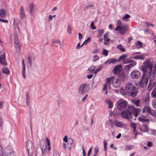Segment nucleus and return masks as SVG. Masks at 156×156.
I'll return each instance as SVG.
<instances>
[{
	"mask_svg": "<svg viewBox=\"0 0 156 156\" xmlns=\"http://www.w3.org/2000/svg\"><path fill=\"white\" fill-rule=\"evenodd\" d=\"M144 65L141 67V70L143 74L141 77V80L139 83V86L143 87H146L148 84L149 79L150 80L154 78L156 71V66L154 65V67L155 71L152 70L153 62L147 59L144 62Z\"/></svg>",
	"mask_w": 156,
	"mask_h": 156,
	"instance_id": "f257e3e1",
	"label": "nucleus"
},
{
	"mask_svg": "<svg viewBox=\"0 0 156 156\" xmlns=\"http://www.w3.org/2000/svg\"><path fill=\"white\" fill-rule=\"evenodd\" d=\"M141 110L139 108H136L132 106H129L121 112L122 118L127 119L130 121L135 120Z\"/></svg>",
	"mask_w": 156,
	"mask_h": 156,
	"instance_id": "f03ea898",
	"label": "nucleus"
},
{
	"mask_svg": "<svg viewBox=\"0 0 156 156\" xmlns=\"http://www.w3.org/2000/svg\"><path fill=\"white\" fill-rule=\"evenodd\" d=\"M125 88V90H123L121 91V92L123 93V95L127 94L133 98L137 96L138 91L132 83L130 82L127 83L126 84Z\"/></svg>",
	"mask_w": 156,
	"mask_h": 156,
	"instance_id": "7ed1b4c3",
	"label": "nucleus"
},
{
	"mask_svg": "<svg viewBox=\"0 0 156 156\" xmlns=\"http://www.w3.org/2000/svg\"><path fill=\"white\" fill-rule=\"evenodd\" d=\"M90 85L87 84L83 83L80 86L78 93L80 94H83L88 92L90 90Z\"/></svg>",
	"mask_w": 156,
	"mask_h": 156,
	"instance_id": "20e7f679",
	"label": "nucleus"
},
{
	"mask_svg": "<svg viewBox=\"0 0 156 156\" xmlns=\"http://www.w3.org/2000/svg\"><path fill=\"white\" fill-rule=\"evenodd\" d=\"M115 30L119 32L121 35H124L127 33L128 31V27L127 25H118L115 28Z\"/></svg>",
	"mask_w": 156,
	"mask_h": 156,
	"instance_id": "39448f33",
	"label": "nucleus"
},
{
	"mask_svg": "<svg viewBox=\"0 0 156 156\" xmlns=\"http://www.w3.org/2000/svg\"><path fill=\"white\" fill-rule=\"evenodd\" d=\"M117 108L119 110H122L127 106V102L123 99H120L117 102Z\"/></svg>",
	"mask_w": 156,
	"mask_h": 156,
	"instance_id": "423d86ee",
	"label": "nucleus"
},
{
	"mask_svg": "<svg viewBox=\"0 0 156 156\" xmlns=\"http://www.w3.org/2000/svg\"><path fill=\"white\" fill-rule=\"evenodd\" d=\"M109 82H112L113 86L115 87H119L120 85V81L119 79L113 77L108 78V84Z\"/></svg>",
	"mask_w": 156,
	"mask_h": 156,
	"instance_id": "0eeeda50",
	"label": "nucleus"
},
{
	"mask_svg": "<svg viewBox=\"0 0 156 156\" xmlns=\"http://www.w3.org/2000/svg\"><path fill=\"white\" fill-rule=\"evenodd\" d=\"M151 111V109L150 107L147 105L145 106L142 109V116L144 118L147 117Z\"/></svg>",
	"mask_w": 156,
	"mask_h": 156,
	"instance_id": "6e6552de",
	"label": "nucleus"
},
{
	"mask_svg": "<svg viewBox=\"0 0 156 156\" xmlns=\"http://www.w3.org/2000/svg\"><path fill=\"white\" fill-rule=\"evenodd\" d=\"M141 75L140 72L137 70L133 71L130 74V77L133 79H137L139 78Z\"/></svg>",
	"mask_w": 156,
	"mask_h": 156,
	"instance_id": "1a4fd4ad",
	"label": "nucleus"
},
{
	"mask_svg": "<svg viewBox=\"0 0 156 156\" xmlns=\"http://www.w3.org/2000/svg\"><path fill=\"white\" fill-rule=\"evenodd\" d=\"M14 39L15 47L16 49H18L19 52H20L21 50V48L22 47V45L20 43L17 37L16 36H14Z\"/></svg>",
	"mask_w": 156,
	"mask_h": 156,
	"instance_id": "9d476101",
	"label": "nucleus"
},
{
	"mask_svg": "<svg viewBox=\"0 0 156 156\" xmlns=\"http://www.w3.org/2000/svg\"><path fill=\"white\" fill-rule=\"evenodd\" d=\"M136 65V61L132 60L131 61L129 64L125 65L124 67V69L125 70H128L131 68L135 66Z\"/></svg>",
	"mask_w": 156,
	"mask_h": 156,
	"instance_id": "9b49d317",
	"label": "nucleus"
},
{
	"mask_svg": "<svg viewBox=\"0 0 156 156\" xmlns=\"http://www.w3.org/2000/svg\"><path fill=\"white\" fill-rule=\"evenodd\" d=\"M149 94L146 93L143 97V103L145 105H148L149 103Z\"/></svg>",
	"mask_w": 156,
	"mask_h": 156,
	"instance_id": "f8f14e48",
	"label": "nucleus"
},
{
	"mask_svg": "<svg viewBox=\"0 0 156 156\" xmlns=\"http://www.w3.org/2000/svg\"><path fill=\"white\" fill-rule=\"evenodd\" d=\"M15 152L13 151L12 148H7L5 151V156H11L14 154Z\"/></svg>",
	"mask_w": 156,
	"mask_h": 156,
	"instance_id": "ddd939ff",
	"label": "nucleus"
},
{
	"mask_svg": "<svg viewBox=\"0 0 156 156\" xmlns=\"http://www.w3.org/2000/svg\"><path fill=\"white\" fill-rule=\"evenodd\" d=\"M0 63L2 65H6V62L5 59V54H2L0 56Z\"/></svg>",
	"mask_w": 156,
	"mask_h": 156,
	"instance_id": "4468645a",
	"label": "nucleus"
},
{
	"mask_svg": "<svg viewBox=\"0 0 156 156\" xmlns=\"http://www.w3.org/2000/svg\"><path fill=\"white\" fill-rule=\"evenodd\" d=\"M122 67V65H116L113 70V73L115 74H117L119 73L121 71V69Z\"/></svg>",
	"mask_w": 156,
	"mask_h": 156,
	"instance_id": "2eb2a0df",
	"label": "nucleus"
},
{
	"mask_svg": "<svg viewBox=\"0 0 156 156\" xmlns=\"http://www.w3.org/2000/svg\"><path fill=\"white\" fill-rule=\"evenodd\" d=\"M140 129L142 132H147L148 131V127L146 124H143L140 127Z\"/></svg>",
	"mask_w": 156,
	"mask_h": 156,
	"instance_id": "dca6fc26",
	"label": "nucleus"
},
{
	"mask_svg": "<svg viewBox=\"0 0 156 156\" xmlns=\"http://www.w3.org/2000/svg\"><path fill=\"white\" fill-rule=\"evenodd\" d=\"M29 6L30 14L31 15H33L34 13L35 5L34 3H30Z\"/></svg>",
	"mask_w": 156,
	"mask_h": 156,
	"instance_id": "f3484780",
	"label": "nucleus"
},
{
	"mask_svg": "<svg viewBox=\"0 0 156 156\" xmlns=\"http://www.w3.org/2000/svg\"><path fill=\"white\" fill-rule=\"evenodd\" d=\"M27 147L28 152L30 150H32L34 148L33 143L30 140L27 141Z\"/></svg>",
	"mask_w": 156,
	"mask_h": 156,
	"instance_id": "a211bd4d",
	"label": "nucleus"
},
{
	"mask_svg": "<svg viewBox=\"0 0 156 156\" xmlns=\"http://www.w3.org/2000/svg\"><path fill=\"white\" fill-rule=\"evenodd\" d=\"M14 27V30H15L16 33H19V28L18 25V22L17 20L14 19L13 22Z\"/></svg>",
	"mask_w": 156,
	"mask_h": 156,
	"instance_id": "6ab92c4d",
	"label": "nucleus"
},
{
	"mask_svg": "<svg viewBox=\"0 0 156 156\" xmlns=\"http://www.w3.org/2000/svg\"><path fill=\"white\" fill-rule=\"evenodd\" d=\"M20 19L23 20L26 17L24 9L23 6H21L20 9Z\"/></svg>",
	"mask_w": 156,
	"mask_h": 156,
	"instance_id": "aec40b11",
	"label": "nucleus"
},
{
	"mask_svg": "<svg viewBox=\"0 0 156 156\" xmlns=\"http://www.w3.org/2000/svg\"><path fill=\"white\" fill-rule=\"evenodd\" d=\"M105 81V83L103 85L102 90L105 91V94L106 95L107 93V78L106 79Z\"/></svg>",
	"mask_w": 156,
	"mask_h": 156,
	"instance_id": "412c9836",
	"label": "nucleus"
},
{
	"mask_svg": "<svg viewBox=\"0 0 156 156\" xmlns=\"http://www.w3.org/2000/svg\"><path fill=\"white\" fill-rule=\"evenodd\" d=\"M67 144L68 146H68V149L69 150H70L73 144V140L72 138H69Z\"/></svg>",
	"mask_w": 156,
	"mask_h": 156,
	"instance_id": "4be33fe9",
	"label": "nucleus"
},
{
	"mask_svg": "<svg viewBox=\"0 0 156 156\" xmlns=\"http://www.w3.org/2000/svg\"><path fill=\"white\" fill-rule=\"evenodd\" d=\"M130 58H133L135 59H141V60H144L145 58L144 56H141L140 55H137L135 56H132Z\"/></svg>",
	"mask_w": 156,
	"mask_h": 156,
	"instance_id": "5701e85b",
	"label": "nucleus"
},
{
	"mask_svg": "<svg viewBox=\"0 0 156 156\" xmlns=\"http://www.w3.org/2000/svg\"><path fill=\"white\" fill-rule=\"evenodd\" d=\"M6 16V11L4 9H2L0 11V16L2 18H4Z\"/></svg>",
	"mask_w": 156,
	"mask_h": 156,
	"instance_id": "b1692460",
	"label": "nucleus"
},
{
	"mask_svg": "<svg viewBox=\"0 0 156 156\" xmlns=\"http://www.w3.org/2000/svg\"><path fill=\"white\" fill-rule=\"evenodd\" d=\"M136 47V48H140L142 46V43L139 41H137L135 43Z\"/></svg>",
	"mask_w": 156,
	"mask_h": 156,
	"instance_id": "393cba45",
	"label": "nucleus"
},
{
	"mask_svg": "<svg viewBox=\"0 0 156 156\" xmlns=\"http://www.w3.org/2000/svg\"><path fill=\"white\" fill-rule=\"evenodd\" d=\"M114 123L116 126L118 127H121L123 125V123L122 122L116 121H115Z\"/></svg>",
	"mask_w": 156,
	"mask_h": 156,
	"instance_id": "a878e982",
	"label": "nucleus"
},
{
	"mask_svg": "<svg viewBox=\"0 0 156 156\" xmlns=\"http://www.w3.org/2000/svg\"><path fill=\"white\" fill-rule=\"evenodd\" d=\"M118 61L117 59L115 58H111L108 59V63H114Z\"/></svg>",
	"mask_w": 156,
	"mask_h": 156,
	"instance_id": "bb28decb",
	"label": "nucleus"
},
{
	"mask_svg": "<svg viewBox=\"0 0 156 156\" xmlns=\"http://www.w3.org/2000/svg\"><path fill=\"white\" fill-rule=\"evenodd\" d=\"M152 97L156 98V87L154 88L151 92Z\"/></svg>",
	"mask_w": 156,
	"mask_h": 156,
	"instance_id": "cd10ccee",
	"label": "nucleus"
},
{
	"mask_svg": "<svg viewBox=\"0 0 156 156\" xmlns=\"http://www.w3.org/2000/svg\"><path fill=\"white\" fill-rule=\"evenodd\" d=\"M140 100L139 99H137L136 100H133L132 101V103L133 104L136 106L139 107L140 106Z\"/></svg>",
	"mask_w": 156,
	"mask_h": 156,
	"instance_id": "c85d7f7f",
	"label": "nucleus"
},
{
	"mask_svg": "<svg viewBox=\"0 0 156 156\" xmlns=\"http://www.w3.org/2000/svg\"><path fill=\"white\" fill-rule=\"evenodd\" d=\"M2 71L3 73L9 75L10 73V72L7 68L4 67L2 69Z\"/></svg>",
	"mask_w": 156,
	"mask_h": 156,
	"instance_id": "c756f323",
	"label": "nucleus"
},
{
	"mask_svg": "<svg viewBox=\"0 0 156 156\" xmlns=\"http://www.w3.org/2000/svg\"><path fill=\"white\" fill-rule=\"evenodd\" d=\"M116 48L120 51L122 52H125L126 51L125 49L123 48L122 45L121 44H118Z\"/></svg>",
	"mask_w": 156,
	"mask_h": 156,
	"instance_id": "7c9ffc66",
	"label": "nucleus"
},
{
	"mask_svg": "<svg viewBox=\"0 0 156 156\" xmlns=\"http://www.w3.org/2000/svg\"><path fill=\"white\" fill-rule=\"evenodd\" d=\"M98 32V37H100L104 33V31L102 30H97Z\"/></svg>",
	"mask_w": 156,
	"mask_h": 156,
	"instance_id": "2f4dec72",
	"label": "nucleus"
},
{
	"mask_svg": "<svg viewBox=\"0 0 156 156\" xmlns=\"http://www.w3.org/2000/svg\"><path fill=\"white\" fill-rule=\"evenodd\" d=\"M144 118L143 117L142 118L141 117H139L138 118V120L142 122H145L146 123H147L149 122V120L147 119H144Z\"/></svg>",
	"mask_w": 156,
	"mask_h": 156,
	"instance_id": "473e14b6",
	"label": "nucleus"
},
{
	"mask_svg": "<svg viewBox=\"0 0 156 156\" xmlns=\"http://www.w3.org/2000/svg\"><path fill=\"white\" fill-rule=\"evenodd\" d=\"M119 78L122 81H124L125 80V76L124 73H121L119 75Z\"/></svg>",
	"mask_w": 156,
	"mask_h": 156,
	"instance_id": "72a5a7b5",
	"label": "nucleus"
},
{
	"mask_svg": "<svg viewBox=\"0 0 156 156\" xmlns=\"http://www.w3.org/2000/svg\"><path fill=\"white\" fill-rule=\"evenodd\" d=\"M132 60H133L129 59L127 58H125L122 61V63L123 64H126L130 63L131 61Z\"/></svg>",
	"mask_w": 156,
	"mask_h": 156,
	"instance_id": "f704fd0d",
	"label": "nucleus"
},
{
	"mask_svg": "<svg viewBox=\"0 0 156 156\" xmlns=\"http://www.w3.org/2000/svg\"><path fill=\"white\" fill-rule=\"evenodd\" d=\"M22 74L23 77V78L25 79V71H26V66L25 65L22 66Z\"/></svg>",
	"mask_w": 156,
	"mask_h": 156,
	"instance_id": "c9c22d12",
	"label": "nucleus"
},
{
	"mask_svg": "<svg viewBox=\"0 0 156 156\" xmlns=\"http://www.w3.org/2000/svg\"><path fill=\"white\" fill-rule=\"evenodd\" d=\"M127 55L126 54L121 55L119 58L118 61H120L121 60L123 61V59H125V58L127 57Z\"/></svg>",
	"mask_w": 156,
	"mask_h": 156,
	"instance_id": "e433bc0d",
	"label": "nucleus"
},
{
	"mask_svg": "<svg viewBox=\"0 0 156 156\" xmlns=\"http://www.w3.org/2000/svg\"><path fill=\"white\" fill-rule=\"evenodd\" d=\"M127 55L126 54L121 55L119 58L118 61H120L121 60L123 61V59H125V58L127 57Z\"/></svg>",
	"mask_w": 156,
	"mask_h": 156,
	"instance_id": "4c0bfd02",
	"label": "nucleus"
},
{
	"mask_svg": "<svg viewBox=\"0 0 156 156\" xmlns=\"http://www.w3.org/2000/svg\"><path fill=\"white\" fill-rule=\"evenodd\" d=\"M41 149L42 150V152L43 153V154L44 155L46 154L47 153V146L46 145H45L44 146V147L43 149V147H41Z\"/></svg>",
	"mask_w": 156,
	"mask_h": 156,
	"instance_id": "58836bf2",
	"label": "nucleus"
},
{
	"mask_svg": "<svg viewBox=\"0 0 156 156\" xmlns=\"http://www.w3.org/2000/svg\"><path fill=\"white\" fill-rule=\"evenodd\" d=\"M130 15L128 14H126L122 18L123 20L124 21H127V19L129 18Z\"/></svg>",
	"mask_w": 156,
	"mask_h": 156,
	"instance_id": "ea45409f",
	"label": "nucleus"
},
{
	"mask_svg": "<svg viewBox=\"0 0 156 156\" xmlns=\"http://www.w3.org/2000/svg\"><path fill=\"white\" fill-rule=\"evenodd\" d=\"M104 44L106 45L107 44V33H105L104 35Z\"/></svg>",
	"mask_w": 156,
	"mask_h": 156,
	"instance_id": "a19ab883",
	"label": "nucleus"
},
{
	"mask_svg": "<svg viewBox=\"0 0 156 156\" xmlns=\"http://www.w3.org/2000/svg\"><path fill=\"white\" fill-rule=\"evenodd\" d=\"M67 32L69 34L71 35L72 34V29L70 26L69 24H68L67 29Z\"/></svg>",
	"mask_w": 156,
	"mask_h": 156,
	"instance_id": "79ce46f5",
	"label": "nucleus"
},
{
	"mask_svg": "<svg viewBox=\"0 0 156 156\" xmlns=\"http://www.w3.org/2000/svg\"><path fill=\"white\" fill-rule=\"evenodd\" d=\"M108 108H112L113 106V103L111 101L108 100Z\"/></svg>",
	"mask_w": 156,
	"mask_h": 156,
	"instance_id": "37998d69",
	"label": "nucleus"
},
{
	"mask_svg": "<svg viewBox=\"0 0 156 156\" xmlns=\"http://www.w3.org/2000/svg\"><path fill=\"white\" fill-rule=\"evenodd\" d=\"M45 139H46V140L47 142L48 145V150L49 151H50L51 150V148L50 147V140H49V139L48 137H46Z\"/></svg>",
	"mask_w": 156,
	"mask_h": 156,
	"instance_id": "c03bdc74",
	"label": "nucleus"
},
{
	"mask_svg": "<svg viewBox=\"0 0 156 156\" xmlns=\"http://www.w3.org/2000/svg\"><path fill=\"white\" fill-rule=\"evenodd\" d=\"M151 104L153 107L154 108H156V99L152 101Z\"/></svg>",
	"mask_w": 156,
	"mask_h": 156,
	"instance_id": "a18cd8bd",
	"label": "nucleus"
},
{
	"mask_svg": "<svg viewBox=\"0 0 156 156\" xmlns=\"http://www.w3.org/2000/svg\"><path fill=\"white\" fill-rule=\"evenodd\" d=\"M131 127L133 129V131L135 132L136 130V125L135 123H132L131 124Z\"/></svg>",
	"mask_w": 156,
	"mask_h": 156,
	"instance_id": "49530a36",
	"label": "nucleus"
},
{
	"mask_svg": "<svg viewBox=\"0 0 156 156\" xmlns=\"http://www.w3.org/2000/svg\"><path fill=\"white\" fill-rule=\"evenodd\" d=\"M99 150V148L97 147H95L94 149V155H96L97 154Z\"/></svg>",
	"mask_w": 156,
	"mask_h": 156,
	"instance_id": "de8ad7c7",
	"label": "nucleus"
},
{
	"mask_svg": "<svg viewBox=\"0 0 156 156\" xmlns=\"http://www.w3.org/2000/svg\"><path fill=\"white\" fill-rule=\"evenodd\" d=\"M150 115H151L152 116L154 117H156V110L154 111H151V112H150Z\"/></svg>",
	"mask_w": 156,
	"mask_h": 156,
	"instance_id": "09e8293b",
	"label": "nucleus"
},
{
	"mask_svg": "<svg viewBox=\"0 0 156 156\" xmlns=\"http://www.w3.org/2000/svg\"><path fill=\"white\" fill-rule=\"evenodd\" d=\"M94 59L93 60V62H95L99 59V56L97 55H94Z\"/></svg>",
	"mask_w": 156,
	"mask_h": 156,
	"instance_id": "8fccbe9b",
	"label": "nucleus"
},
{
	"mask_svg": "<svg viewBox=\"0 0 156 156\" xmlns=\"http://www.w3.org/2000/svg\"><path fill=\"white\" fill-rule=\"evenodd\" d=\"M104 150L106 151H107V143L105 140L104 141Z\"/></svg>",
	"mask_w": 156,
	"mask_h": 156,
	"instance_id": "3c124183",
	"label": "nucleus"
},
{
	"mask_svg": "<svg viewBox=\"0 0 156 156\" xmlns=\"http://www.w3.org/2000/svg\"><path fill=\"white\" fill-rule=\"evenodd\" d=\"M90 27L93 30H94L96 29V27L94 26V23L93 22L91 23Z\"/></svg>",
	"mask_w": 156,
	"mask_h": 156,
	"instance_id": "603ef678",
	"label": "nucleus"
},
{
	"mask_svg": "<svg viewBox=\"0 0 156 156\" xmlns=\"http://www.w3.org/2000/svg\"><path fill=\"white\" fill-rule=\"evenodd\" d=\"M91 41V38L89 37L87 39H86L85 40L84 42H83V43H85L86 44H87L90 41Z\"/></svg>",
	"mask_w": 156,
	"mask_h": 156,
	"instance_id": "864d4df0",
	"label": "nucleus"
},
{
	"mask_svg": "<svg viewBox=\"0 0 156 156\" xmlns=\"http://www.w3.org/2000/svg\"><path fill=\"white\" fill-rule=\"evenodd\" d=\"M153 144L152 142L148 141L147 146L148 147H151L152 146Z\"/></svg>",
	"mask_w": 156,
	"mask_h": 156,
	"instance_id": "5fc2aeb1",
	"label": "nucleus"
},
{
	"mask_svg": "<svg viewBox=\"0 0 156 156\" xmlns=\"http://www.w3.org/2000/svg\"><path fill=\"white\" fill-rule=\"evenodd\" d=\"M95 68V66H92L90 67L88 69V70L90 72H92L94 70Z\"/></svg>",
	"mask_w": 156,
	"mask_h": 156,
	"instance_id": "6e6d98bb",
	"label": "nucleus"
},
{
	"mask_svg": "<svg viewBox=\"0 0 156 156\" xmlns=\"http://www.w3.org/2000/svg\"><path fill=\"white\" fill-rule=\"evenodd\" d=\"M27 60L28 63L30 64V66H31L32 65V61L30 57L27 58Z\"/></svg>",
	"mask_w": 156,
	"mask_h": 156,
	"instance_id": "4d7b16f0",
	"label": "nucleus"
},
{
	"mask_svg": "<svg viewBox=\"0 0 156 156\" xmlns=\"http://www.w3.org/2000/svg\"><path fill=\"white\" fill-rule=\"evenodd\" d=\"M151 134L156 136V130L154 129H151Z\"/></svg>",
	"mask_w": 156,
	"mask_h": 156,
	"instance_id": "13d9d810",
	"label": "nucleus"
},
{
	"mask_svg": "<svg viewBox=\"0 0 156 156\" xmlns=\"http://www.w3.org/2000/svg\"><path fill=\"white\" fill-rule=\"evenodd\" d=\"M103 54L106 56L107 55V50L104 49H103Z\"/></svg>",
	"mask_w": 156,
	"mask_h": 156,
	"instance_id": "bf43d9fd",
	"label": "nucleus"
},
{
	"mask_svg": "<svg viewBox=\"0 0 156 156\" xmlns=\"http://www.w3.org/2000/svg\"><path fill=\"white\" fill-rule=\"evenodd\" d=\"M92 147H91L90 148V149H89V150H88V153H87V156H89L90 153L91 152H92Z\"/></svg>",
	"mask_w": 156,
	"mask_h": 156,
	"instance_id": "052dcab7",
	"label": "nucleus"
},
{
	"mask_svg": "<svg viewBox=\"0 0 156 156\" xmlns=\"http://www.w3.org/2000/svg\"><path fill=\"white\" fill-rule=\"evenodd\" d=\"M118 25H123L121 21L119 20H118L117 21L116 26H117Z\"/></svg>",
	"mask_w": 156,
	"mask_h": 156,
	"instance_id": "680f3d73",
	"label": "nucleus"
},
{
	"mask_svg": "<svg viewBox=\"0 0 156 156\" xmlns=\"http://www.w3.org/2000/svg\"><path fill=\"white\" fill-rule=\"evenodd\" d=\"M3 122L2 118L0 117V127L2 126Z\"/></svg>",
	"mask_w": 156,
	"mask_h": 156,
	"instance_id": "e2e57ef3",
	"label": "nucleus"
},
{
	"mask_svg": "<svg viewBox=\"0 0 156 156\" xmlns=\"http://www.w3.org/2000/svg\"><path fill=\"white\" fill-rule=\"evenodd\" d=\"M0 21L3 23H8V21L7 20H3L0 18Z\"/></svg>",
	"mask_w": 156,
	"mask_h": 156,
	"instance_id": "0e129e2a",
	"label": "nucleus"
},
{
	"mask_svg": "<svg viewBox=\"0 0 156 156\" xmlns=\"http://www.w3.org/2000/svg\"><path fill=\"white\" fill-rule=\"evenodd\" d=\"M125 149L126 150H129L131 149V147L130 146H127L125 147Z\"/></svg>",
	"mask_w": 156,
	"mask_h": 156,
	"instance_id": "69168bd1",
	"label": "nucleus"
},
{
	"mask_svg": "<svg viewBox=\"0 0 156 156\" xmlns=\"http://www.w3.org/2000/svg\"><path fill=\"white\" fill-rule=\"evenodd\" d=\"M81 47V46H80V44L79 43H78L77 44L76 47V49H79Z\"/></svg>",
	"mask_w": 156,
	"mask_h": 156,
	"instance_id": "338daca9",
	"label": "nucleus"
},
{
	"mask_svg": "<svg viewBox=\"0 0 156 156\" xmlns=\"http://www.w3.org/2000/svg\"><path fill=\"white\" fill-rule=\"evenodd\" d=\"M82 35L80 33H79L78 34V38L80 40L82 39Z\"/></svg>",
	"mask_w": 156,
	"mask_h": 156,
	"instance_id": "774afa93",
	"label": "nucleus"
}]
</instances>
